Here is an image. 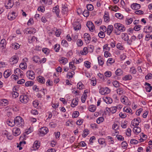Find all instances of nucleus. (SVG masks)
<instances>
[{"label": "nucleus", "mask_w": 152, "mask_h": 152, "mask_svg": "<svg viewBox=\"0 0 152 152\" xmlns=\"http://www.w3.org/2000/svg\"><path fill=\"white\" fill-rule=\"evenodd\" d=\"M99 93L102 95L105 94L104 88H101L99 90Z\"/></svg>", "instance_id": "obj_63"}, {"label": "nucleus", "mask_w": 152, "mask_h": 152, "mask_svg": "<svg viewBox=\"0 0 152 152\" xmlns=\"http://www.w3.org/2000/svg\"><path fill=\"white\" fill-rule=\"evenodd\" d=\"M27 77L30 79H34L35 77L34 72L31 70L28 71L26 72Z\"/></svg>", "instance_id": "obj_4"}, {"label": "nucleus", "mask_w": 152, "mask_h": 152, "mask_svg": "<svg viewBox=\"0 0 152 152\" xmlns=\"http://www.w3.org/2000/svg\"><path fill=\"white\" fill-rule=\"evenodd\" d=\"M98 36L100 38H103L104 37L105 35L103 31H101L98 34Z\"/></svg>", "instance_id": "obj_37"}, {"label": "nucleus", "mask_w": 152, "mask_h": 152, "mask_svg": "<svg viewBox=\"0 0 152 152\" xmlns=\"http://www.w3.org/2000/svg\"><path fill=\"white\" fill-rule=\"evenodd\" d=\"M60 48V45L59 44H56L55 45V47L54 48V50L56 52H58L59 51V48Z\"/></svg>", "instance_id": "obj_33"}, {"label": "nucleus", "mask_w": 152, "mask_h": 152, "mask_svg": "<svg viewBox=\"0 0 152 152\" xmlns=\"http://www.w3.org/2000/svg\"><path fill=\"white\" fill-rule=\"evenodd\" d=\"M68 8L66 7H63L62 9L61 12L64 13V14H66L68 11Z\"/></svg>", "instance_id": "obj_48"}, {"label": "nucleus", "mask_w": 152, "mask_h": 152, "mask_svg": "<svg viewBox=\"0 0 152 152\" xmlns=\"http://www.w3.org/2000/svg\"><path fill=\"white\" fill-rule=\"evenodd\" d=\"M133 131L135 133H136L138 134L141 132V129L138 126L134 127L133 129Z\"/></svg>", "instance_id": "obj_21"}, {"label": "nucleus", "mask_w": 152, "mask_h": 152, "mask_svg": "<svg viewBox=\"0 0 152 152\" xmlns=\"http://www.w3.org/2000/svg\"><path fill=\"white\" fill-rule=\"evenodd\" d=\"M106 99L105 100V102H106V103L110 104L112 102V99L110 97H106Z\"/></svg>", "instance_id": "obj_29"}, {"label": "nucleus", "mask_w": 152, "mask_h": 152, "mask_svg": "<svg viewBox=\"0 0 152 152\" xmlns=\"http://www.w3.org/2000/svg\"><path fill=\"white\" fill-rule=\"evenodd\" d=\"M13 6V4L12 3V0H9L7 5L5 6L7 9H10L12 8Z\"/></svg>", "instance_id": "obj_20"}, {"label": "nucleus", "mask_w": 152, "mask_h": 152, "mask_svg": "<svg viewBox=\"0 0 152 152\" xmlns=\"http://www.w3.org/2000/svg\"><path fill=\"white\" fill-rule=\"evenodd\" d=\"M104 75L106 77H110L112 75L111 72L110 71H108L104 73Z\"/></svg>", "instance_id": "obj_43"}, {"label": "nucleus", "mask_w": 152, "mask_h": 152, "mask_svg": "<svg viewBox=\"0 0 152 152\" xmlns=\"http://www.w3.org/2000/svg\"><path fill=\"white\" fill-rule=\"evenodd\" d=\"M33 61L36 63L39 62V58L37 56H35L33 58Z\"/></svg>", "instance_id": "obj_46"}, {"label": "nucleus", "mask_w": 152, "mask_h": 152, "mask_svg": "<svg viewBox=\"0 0 152 152\" xmlns=\"http://www.w3.org/2000/svg\"><path fill=\"white\" fill-rule=\"evenodd\" d=\"M15 124L19 127L22 126L24 124V121L23 118L19 116H17L14 119Z\"/></svg>", "instance_id": "obj_1"}, {"label": "nucleus", "mask_w": 152, "mask_h": 152, "mask_svg": "<svg viewBox=\"0 0 152 152\" xmlns=\"http://www.w3.org/2000/svg\"><path fill=\"white\" fill-rule=\"evenodd\" d=\"M109 110L110 111L113 113H115L117 110L116 108V107H112L110 108H109L108 107H106V109Z\"/></svg>", "instance_id": "obj_17"}, {"label": "nucleus", "mask_w": 152, "mask_h": 152, "mask_svg": "<svg viewBox=\"0 0 152 152\" xmlns=\"http://www.w3.org/2000/svg\"><path fill=\"white\" fill-rule=\"evenodd\" d=\"M115 74L117 76H121L123 74V72L120 69H118L115 72Z\"/></svg>", "instance_id": "obj_23"}, {"label": "nucleus", "mask_w": 152, "mask_h": 152, "mask_svg": "<svg viewBox=\"0 0 152 152\" xmlns=\"http://www.w3.org/2000/svg\"><path fill=\"white\" fill-rule=\"evenodd\" d=\"M133 20L132 18H128L126 19V23L127 24L129 25L133 21Z\"/></svg>", "instance_id": "obj_32"}, {"label": "nucleus", "mask_w": 152, "mask_h": 152, "mask_svg": "<svg viewBox=\"0 0 152 152\" xmlns=\"http://www.w3.org/2000/svg\"><path fill=\"white\" fill-rule=\"evenodd\" d=\"M116 137L118 140L123 141L124 139V137L121 135H117Z\"/></svg>", "instance_id": "obj_47"}, {"label": "nucleus", "mask_w": 152, "mask_h": 152, "mask_svg": "<svg viewBox=\"0 0 152 152\" xmlns=\"http://www.w3.org/2000/svg\"><path fill=\"white\" fill-rule=\"evenodd\" d=\"M119 115L122 118H124L126 116V113H123L122 112H120L119 113Z\"/></svg>", "instance_id": "obj_58"}, {"label": "nucleus", "mask_w": 152, "mask_h": 152, "mask_svg": "<svg viewBox=\"0 0 152 152\" xmlns=\"http://www.w3.org/2000/svg\"><path fill=\"white\" fill-rule=\"evenodd\" d=\"M75 62H70L69 63V66L70 68L73 70H75V66L74 65Z\"/></svg>", "instance_id": "obj_35"}, {"label": "nucleus", "mask_w": 152, "mask_h": 152, "mask_svg": "<svg viewBox=\"0 0 152 152\" xmlns=\"http://www.w3.org/2000/svg\"><path fill=\"white\" fill-rule=\"evenodd\" d=\"M104 120V118L103 117H100L98 118L96 120V122L97 123L99 124L101 122H102Z\"/></svg>", "instance_id": "obj_40"}, {"label": "nucleus", "mask_w": 152, "mask_h": 152, "mask_svg": "<svg viewBox=\"0 0 152 152\" xmlns=\"http://www.w3.org/2000/svg\"><path fill=\"white\" fill-rule=\"evenodd\" d=\"M104 20L105 22H108L109 21V17L107 12H105L104 16Z\"/></svg>", "instance_id": "obj_19"}, {"label": "nucleus", "mask_w": 152, "mask_h": 152, "mask_svg": "<svg viewBox=\"0 0 152 152\" xmlns=\"http://www.w3.org/2000/svg\"><path fill=\"white\" fill-rule=\"evenodd\" d=\"M31 113L34 115H37L38 114V112L36 110H32L31 111Z\"/></svg>", "instance_id": "obj_64"}, {"label": "nucleus", "mask_w": 152, "mask_h": 152, "mask_svg": "<svg viewBox=\"0 0 152 152\" xmlns=\"http://www.w3.org/2000/svg\"><path fill=\"white\" fill-rule=\"evenodd\" d=\"M77 44L78 46H82L83 44V42L82 40L80 39H78L77 41Z\"/></svg>", "instance_id": "obj_62"}, {"label": "nucleus", "mask_w": 152, "mask_h": 152, "mask_svg": "<svg viewBox=\"0 0 152 152\" xmlns=\"http://www.w3.org/2000/svg\"><path fill=\"white\" fill-rule=\"evenodd\" d=\"M141 27L140 25H136L134 27V29L136 31H139L140 30Z\"/></svg>", "instance_id": "obj_56"}, {"label": "nucleus", "mask_w": 152, "mask_h": 152, "mask_svg": "<svg viewBox=\"0 0 152 152\" xmlns=\"http://www.w3.org/2000/svg\"><path fill=\"white\" fill-rule=\"evenodd\" d=\"M113 26L112 25H110L108 26L107 32L108 35H110L113 31Z\"/></svg>", "instance_id": "obj_14"}, {"label": "nucleus", "mask_w": 152, "mask_h": 152, "mask_svg": "<svg viewBox=\"0 0 152 152\" xmlns=\"http://www.w3.org/2000/svg\"><path fill=\"white\" fill-rule=\"evenodd\" d=\"M113 86L116 88L119 87V83L117 81H113Z\"/></svg>", "instance_id": "obj_39"}, {"label": "nucleus", "mask_w": 152, "mask_h": 152, "mask_svg": "<svg viewBox=\"0 0 152 152\" xmlns=\"http://www.w3.org/2000/svg\"><path fill=\"white\" fill-rule=\"evenodd\" d=\"M7 124L11 126H14L15 124V121L13 122V121H11V120L7 121Z\"/></svg>", "instance_id": "obj_31"}, {"label": "nucleus", "mask_w": 152, "mask_h": 152, "mask_svg": "<svg viewBox=\"0 0 152 152\" xmlns=\"http://www.w3.org/2000/svg\"><path fill=\"white\" fill-rule=\"evenodd\" d=\"M20 101L24 104L26 103L29 100V99L27 95H22L20 96Z\"/></svg>", "instance_id": "obj_3"}, {"label": "nucleus", "mask_w": 152, "mask_h": 152, "mask_svg": "<svg viewBox=\"0 0 152 152\" xmlns=\"http://www.w3.org/2000/svg\"><path fill=\"white\" fill-rule=\"evenodd\" d=\"M114 27L118 31L121 32L124 31L126 29V28L124 25L119 23H115L114 25Z\"/></svg>", "instance_id": "obj_2"}, {"label": "nucleus", "mask_w": 152, "mask_h": 152, "mask_svg": "<svg viewBox=\"0 0 152 152\" xmlns=\"http://www.w3.org/2000/svg\"><path fill=\"white\" fill-rule=\"evenodd\" d=\"M85 66L87 68H89L90 67L91 63L88 61H86L84 62Z\"/></svg>", "instance_id": "obj_50"}, {"label": "nucleus", "mask_w": 152, "mask_h": 152, "mask_svg": "<svg viewBox=\"0 0 152 152\" xmlns=\"http://www.w3.org/2000/svg\"><path fill=\"white\" fill-rule=\"evenodd\" d=\"M53 12L55 13L58 17H59V6L58 5H57L55 7H54L53 8Z\"/></svg>", "instance_id": "obj_11"}, {"label": "nucleus", "mask_w": 152, "mask_h": 152, "mask_svg": "<svg viewBox=\"0 0 152 152\" xmlns=\"http://www.w3.org/2000/svg\"><path fill=\"white\" fill-rule=\"evenodd\" d=\"M20 72H23L21 71L20 69L19 68H17L16 70H15L14 71V73L15 74L17 73V75L19 76V73H20Z\"/></svg>", "instance_id": "obj_52"}, {"label": "nucleus", "mask_w": 152, "mask_h": 152, "mask_svg": "<svg viewBox=\"0 0 152 152\" xmlns=\"http://www.w3.org/2000/svg\"><path fill=\"white\" fill-rule=\"evenodd\" d=\"M39 144L38 141H35L33 144V147L34 148H35L37 149H38L40 146Z\"/></svg>", "instance_id": "obj_24"}, {"label": "nucleus", "mask_w": 152, "mask_h": 152, "mask_svg": "<svg viewBox=\"0 0 152 152\" xmlns=\"http://www.w3.org/2000/svg\"><path fill=\"white\" fill-rule=\"evenodd\" d=\"M83 84L81 82H79L77 83V88H78L79 89H83Z\"/></svg>", "instance_id": "obj_55"}, {"label": "nucleus", "mask_w": 152, "mask_h": 152, "mask_svg": "<svg viewBox=\"0 0 152 152\" xmlns=\"http://www.w3.org/2000/svg\"><path fill=\"white\" fill-rule=\"evenodd\" d=\"M6 40L4 39H3L1 40L0 44V46L1 48H2V49L4 48V45H5Z\"/></svg>", "instance_id": "obj_25"}, {"label": "nucleus", "mask_w": 152, "mask_h": 152, "mask_svg": "<svg viewBox=\"0 0 152 152\" xmlns=\"http://www.w3.org/2000/svg\"><path fill=\"white\" fill-rule=\"evenodd\" d=\"M127 98V97L125 96H124L123 97L122 96L121 98V101L124 104H126L125 101Z\"/></svg>", "instance_id": "obj_49"}, {"label": "nucleus", "mask_w": 152, "mask_h": 152, "mask_svg": "<svg viewBox=\"0 0 152 152\" xmlns=\"http://www.w3.org/2000/svg\"><path fill=\"white\" fill-rule=\"evenodd\" d=\"M84 38L85 41H87V42L88 43L90 42L91 39L90 36L89 34L86 33L84 35Z\"/></svg>", "instance_id": "obj_12"}, {"label": "nucleus", "mask_w": 152, "mask_h": 152, "mask_svg": "<svg viewBox=\"0 0 152 152\" xmlns=\"http://www.w3.org/2000/svg\"><path fill=\"white\" fill-rule=\"evenodd\" d=\"M87 10L91 11L93 9V6L91 4H88L87 5Z\"/></svg>", "instance_id": "obj_41"}, {"label": "nucleus", "mask_w": 152, "mask_h": 152, "mask_svg": "<svg viewBox=\"0 0 152 152\" xmlns=\"http://www.w3.org/2000/svg\"><path fill=\"white\" fill-rule=\"evenodd\" d=\"M19 67L22 69H25L27 67V66L25 65V64L23 63H21Z\"/></svg>", "instance_id": "obj_45"}, {"label": "nucleus", "mask_w": 152, "mask_h": 152, "mask_svg": "<svg viewBox=\"0 0 152 152\" xmlns=\"http://www.w3.org/2000/svg\"><path fill=\"white\" fill-rule=\"evenodd\" d=\"M83 132L82 136L83 137H85L89 134V131L87 129H86L83 131Z\"/></svg>", "instance_id": "obj_27"}, {"label": "nucleus", "mask_w": 152, "mask_h": 152, "mask_svg": "<svg viewBox=\"0 0 152 152\" xmlns=\"http://www.w3.org/2000/svg\"><path fill=\"white\" fill-rule=\"evenodd\" d=\"M48 132V129L46 127H42L39 130V132L42 134L45 135Z\"/></svg>", "instance_id": "obj_8"}, {"label": "nucleus", "mask_w": 152, "mask_h": 152, "mask_svg": "<svg viewBox=\"0 0 152 152\" xmlns=\"http://www.w3.org/2000/svg\"><path fill=\"white\" fill-rule=\"evenodd\" d=\"M135 120H136L139 123H140L141 122V120L140 118L134 119V120H133L132 121V122H131V124L132 125V126H134V122L135 121Z\"/></svg>", "instance_id": "obj_36"}, {"label": "nucleus", "mask_w": 152, "mask_h": 152, "mask_svg": "<svg viewBox=\"0 0 152 152\" xmlns=\"http://www.w3.org/2000/svg\"><path fill=\"white\" fill-rule=\"evenodd\" d=\"M128 144L126 141H123L121 143V146L122 147H127Z\"/></svg>", "instance_id": "obj_60"}, {"label": "nucleus", "mask_w": 152, "mask_h": 152, "mask_svg": "<svg viewBox=\"0 0 152 152\" xmlns=\"http://www.w3.org/2000/svg\"><path fill=\"white\" fill-rule=\"evenodd\" d=\"M12 96L14 98H16L19 95L18 93L15 91H14L12 92Z\"/></svg>", "instance_id": "obj_59"}, {"label": "nucleus", "mask_w": 152, "mask_h": 152, "mask_svg": "<svg viewBox=\"0 0 152 152\" xmlns=\"http://www.w3.org/2000/svg\"><path fill=\"white\" fill-rule=\"evenodd\" d=\"M11 75L10 72L9 70H6L4 72V75L5 78H7Z\"/></svg>", "instance_id": "obj_18"}, {"label": "nucleus", "mask_w": 152, "mask_h": 152, "mask_svg": "<svg viewBox=\"0 0 152 152\" xmlns=\"http://www.w3.org/2000/svg\"><path fill=\"white\" fill-rule=\"evenodd\" d=\"M37 81L42 84L44 83L45 82V78L41 76H39L37 77Z\"/></svg>", "instance_id": "obj_16"}, {"label": "nucleus", "mask_w": 152, "mask_h": 152, "mask_svg": "<svg viewBox=\"0 0 152 152\" xmlns=\"http://www.w3.org/2000/svg\"><path fill=\"white\" fill-rule=\"evenodd\" d=\"M115 16L118 18L119 19H122V18H123V16L120 13H116L115 15Z\"/></svg>", "instance_id": "obj_42"}, {"label": "nucleus", "mask_w": 152, "mask_h": 152, "mask_svg": "<svg viewBox=\"0 0 152 152\" xmlns=\"http://www.w3.org/2000/svg\"><path fill=\"white\" fill-rule=\"evenodd\" d=\"M78 99L77 98H75V99H73L71 104V106L73 107H75L78 104Z\"/></svg>", "instance_id": "obj_9"}, {"label": "nucleus", "mask_w": 152, "mask_h": 152, "mask_svg": "<svg viewBox=\"0 0 152 152\" xmlns=\"http://www.w3.org/2000/svg\"><path fill=\"white\" fill-rule=\"evenodd\" d=\"M130 142L131 144H136L138 143V141L132 139L130 140Z\"/></svg>", "instance_id": "obj_57"}, {"label": "nucleus", "mask_w": 152, "mask_h": 152, "mask_svg": "<svg viewBox=\"0 0 152 152\" xmlns=\"http://www.w3.org/2000/svg\"><path fill=\"white\" fill-rule=\"evenodd\" d=\"M83 14L85 17H87L89 15V12L88 10H86L83 12Z\"/></svg>", "instance_id": "obj_30"}, {"label": "nucleus", "mask_w": 152, "mask_h": 152, "mask_svg": "<svg viewBox=\"0 0 152 152\" xmlns=\"http://www.w3.org/2000/svg\"><path fill=\"white\" fill-rule=\"evenodd\" d=\"M61 44L63 46L65 47H67L68 46V43L65 40H62Z\"/></svg>", "instance_id": "obj_51"}, {"label": "nucleus", "mask_w": 152, "mask_h": 152, "mask_svg": "<svg viewBox=\"0 0 152 152\" xmlns=\"http://www.w3.org/2000/svg\"><path fill=\"white\" fill-rule=\"evenodd\" d=\"M34 83L32 81H27L25 84L26 86H32L33 85Z\"/></svg>", "instance_id": "obj_28"}, {"label": "nucleus", "mask_w": 152, "mask_h": 152, "mask_svg": "<svg viewBox=\"0 0 152 152\" xmlns=\"http://www.w3.org/2000/svg\"><path fill=\"white\" fill-rule=\"evenodd\" d=\"M18 57L16 56H12L10 59V61L12 65L16 64L18 61Z\"/></svg>", "instance_id": "obj_5"}, {"label": "nucleus", "mask_w": 152, "mask_h": 152, "mask_svg": "<svg viewBox=\"0 0 152 152\" xmlns=\"http://www.w3.org/2000/svg\"><path fill=\"white\" fill-rule=\"evenodd\" d=\"M130 71L131 73L133 74H135L136 72V69L134 67L131 68Z\"/></svg>", "instance_id": "obj_61"}, {"label": "nucleus", "mask_w": 152, "mask_h": 152, "mask_svg": "<svg viewBox=\"0 0 152 152\" xmlns=\"http://www.w3.org/2000/svg\"><path fill=\"white\" fill-rule=\"evenodd\" d=\"M96 108L95 106L92 105L89 106V110L91 112H94L95 111Z\"/></svg>", "instance_id": "obj_26"}, {"label": "nucleus", "mask_w": 152, "mask_h": 152, "mask_svg": "<svg viewBox=\"0 0 152 152\" xmlns=\"http://www.w3.org/2000/svg\"><path fill=\"white\" fill-rule=\"evenodd\" d=\"M79 115V112L77 111H74L72 115L73 117L76 118Z\"/></svg>", "instance_id": "obj_38"}, {"label": "nucleus", "mask_w": 152, "mask_h": 152, "mask_svg": "<svg viewBox=\"0 0 152 152\" xmlns=\"http://www.w3.org/2000/svg\"><path fill=\"white\" fill-rule=\"evenodd\" d=\"M12 132L14 135L15 136L18 135L20 133V129L17 127H15L13 128Z\"/></svg>", "instance_id": "obj_7"}, {"label": "nucleus", "mask_w": 152, "mask_h": 152, "mask_svg": "<svg viewBox=\"0 0 152 152\" xmlns=\"http://www.w3.org/2000/svg\"><path fill=\"white\" fill-rule=\"evenodd\" d=\"M140 7V4L137 3H133L131 5V8L135 10L139 9Z\"/></svg>", "instance_id": "obj_10"}, {"label": "nucleus", "mask_w": 152, "mask_h": 152, "mask_svg": "<svg viewBox=\"0 0 152 152\" xmlns=\"http://www.w3.org/2000/svg\"><path fill=\"white\" fill-rule=\"evenodd\" d=\"M145 78L146 80H148L152 78V74L149 73L145 76Z\"/></svg>", "instance_id": "obj_53"}, {"label": "nucleus", "mask_w": 152, "mask_h": 152, "mask_svg": "<svg viewBox=\"0 0 152 152\" xmlns=\"http://www.w3.org/2000/svg\"><path fill=\"white\" fill-rule=\"evenodd\" d=\"M86 26L88 28H89L90 31L92 32L93 31L94 28V26L92 22L89 21L87 22Z\"/></svg>", "instance_id": "obj_6"}, {"label": "nucleus", "mask_w": 152, "mask_h": 152, "mask_svg": "<svg viewBox=\"0 0 152 152\" xmlns=\"http://www.w3.org/2000/svg\"><path fill=\"white\" fill-rule=\"evenodd\" d=\"M74 27L75 30H77L81 28V24L78 22L75 23L74 24Z\"/></svg>", "instance_id": "obj_13"}, {"label": "nucleus", "mask_w": 152, "mask_h": 152, "mask_svg": "<svg viewBox=\"0 0 152 152\" xmlns=\"http://www.w3.org/2000/svg\"><path fill=\"white\" fill-rule=\"evenodd\" d=\"M116 92L119 95H121L123 94L124 90L122 88H118L117 89Z\"/></svg>", "instance_id": "obj_44"}, {"label": "nucleus", "mask_w": 152, "mask_h": 152, "mask_svg": "<svg viewBox=\"0 0 152 152\" xmlns=\"http://www.w3.org/2000/svg\"><path fill=\"white\" fill-rule=\"evenodd\" d=\"M111 56V54L110 53H109L108 51H105V52H104V56L107 58V57H110Z\"/></svg>", "instance_id": "obj_54"}, {"label": "nucleus", "mask_w": 152, "mask_h": 152, "mask_svg": "<svg viewBox=\"0 0 152 152\" xmlns=\"http://www.w3.org/2000/svg\"><path fill=\"white\" fill-rule=\"evenodd\" d=\"M132 76L131 75H128L124 76L123 77V79L125 80H130L132 79Z\"/></svg>", "instance_id": "obj_22"}, {"label": "nucleus", "mask_w": 152, "mask_h": 152, "mask_svg": "<svg viewBox=\"0 0 152 152\" xmlns=\"http://www.w3.org/2000/svg\"><path fill=\"white\" fill-rule=\"evenodd\" d=\"M15 13V12H12V13L9 14L8 15V19L11 20L15 19L16 18V16L15 15H14Z\"/></svg>", "instance_id": "obj_15"}, {"label": "nucleus", "mask_w": 152, "mask_h": 152, "mask_svg": "<svg viewBox=\"0 0 152 152\" xmlns=\"http://www.w3.org/2000/svg\"><path fill=\"white\" fill-rule=\"evenodd\" d=\"M67 59L66 58L62 57V59L59 60V61L61 63L62 61V63H64V64H66L67 62Z\"/></svg>", "instance_id": "obj_34"}]
</instances>
